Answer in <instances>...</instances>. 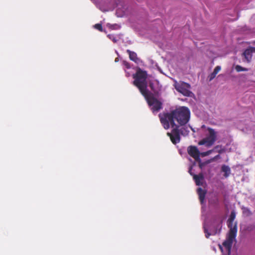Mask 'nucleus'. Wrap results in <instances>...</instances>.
<instances>
[{"mask_svg": "<svg viewBox=\"0 0 255 255\" xmlns=\"http://www.w3.org/2000/svg\"><path fill=\"white\" fill-rule=\"evenodd\" d=\"M220 155L219 154H218L217 155H216L215 156H214V157L213 158H211V160H212V161H215L216 160H217V159H219V158H220Z\"/></svg>", "mask_w": 255, "mask_h": 255, "instance_id": "393cba45", "label": "nucleus"}, {"mask_svg": "<svg viewBox=\"0 0 255 255\" xmlns=\"http://www.w3.org/2000/svg\"><path fill=\"white\" fill-rule=\"evenodd\" d=\"M220 248L221 249V250L222 249V248L221 247H220Z\"/></svg>", "mask_w": 255, "mask_h": 255, "instance_id": "c85d7f7f", "label": "nucleus"}, {"mask_svg": "<svg viewBox=\"0 0 255 255\" xmlns=\"http://www.w3.org/2000/svg\"><path fill=\"white\" fill-rule=\"evenodd\" d=\"M207 130L209 135L200 140L198 144L200 145H205L206 147H209L214 144L217 139L216 132L211 128H208Z\"/></svg>", "mask_w": 255, "mask_h": 255, "instance_id": "20e7f679", "label": "nucleus"}, {"mask_svg": "<svg viewBox=\"0 0 255 255\" xmlns=\"http://www.w3.org/2000/svg\"><path fill=\"white\" fill-rule=\"evenodd\" d=\"M236 218V213L234 211L231 212L230 218L228 221V226L230 230H231L233 228L235 227L236 229V232H237V227L236 224H233L234 220Z\"/></svg>", "mask_w": 255, "mask_h": 255, "instance_id": "9b49d317", "label": "nucleus"}, {"mask_svg": "<svg viewBox=\"0 0 255 255\" xmlns=\"http://www.w3.org/2000/svg\"><path fill=\"white\" fill-rule=\"evenodd\" d=\"M176 90L179 93L185 96H190L192 92L189 90L191 88L190 85L188 83L182 82L176 83L175 85Z\"/></svg>", "mask_w": 255, "mask_h": 255, "instance_id": "423d86ee", "label": "nucleus"}, {"mask_svg": "<svg viewBox=\"0 0 255 255\" xmlns=\"http://www.w3.org/2000/svg\"><path fill=\"white\" fill-rule=\"evenodd\" d=\"M243 213L246 214L247 216H250L252 214L251 211L248 208H243Z\"/></svg>", "mask_w": 255, "mask_h": 255, "instance_id": "412c9836", "label": "nucleus"}, {"mask_svg": "<svg viewBox=\"0 0 255 255\" xmlns=\"http://www.w3.org/2000/svg\"><path fill=\"white\" fill-rule=\"evenodd\" d=\"M190 112L189 109L185 107H181L169 113H163L159 114L161 123L165 129L170 127L184 126L189 121Z\"/></svg>", "mask_w": 255, "mask_h": 255, "instance_id": "f257e3e1", "label": "nucleus"}, {"mask_svg": "<svg viewBox=\"0 0 255 255\" xmlns=\"http://www.w3.org/2000/svg\"><path fill=\"white\" fill-rule=\"evenodd\" d=\"M197 193L199 196L200 201L201 203L202 204L204 202L205 198L206 191L200 187L197 189Z\"/></svg>", "mask_w": 255, "mask_h": 255, "instance_id": "f8f14e48", "label": "nucleus"}, {"mask_svg": "<svg viewBox=\"0 0 255 255\" xmlns=\"http://www.w3.org/2000/svg\"><path fill=\"white\" fill-rule=\"evenodd\" d=\"M212 162H213V161H212V160H211V159L205 161V163H206V164H208Z\"/></svg>", "mask_w": 255, "mask_h": 255, "instance_id": "a878e982", "label": "nucleus"}, {"mask_svg": "<svg viewBox=\"0 0 255 255\" xmlns=\"http://www.w3.org/2000/svg\"><path fill=\"white\" fill-rule=\"evenodd\" d=\"M235 69L238 72H241V71H248V69L247 68H244V67H242L240 65H237L236 66V67H235Z\"/></svg>", "mask_w": 255, "mask_h": 255, "instance_id": "a211bd4d", "label": "nucleus"}, {"mask_svg": "<svg viewBox=\"0 0 255 255\" xmlns=\"http://www.w3.org/2000/svg\"><path fill=\"white\" fill-rule=\"evenodd\" d=\"M255 53V47H250L245 50L243 53L245 60L246 62L249 63L251 61L253 57V53Z\"/></svg>", "mask_w": 255, "mask_h": 255, "instance_id": "9d476101", "label": "nucleus"}, {"mask_svg": "<svg viewBox=\"0 0 255 255\" xmlns=\"http://www.w3.org/2000/svg\"><path fill=\"white\" fill-rule=\"evenodd\" d=\"M192 167H190L189 172L191 175L193 176V179L194 180L196 185L197 186H202L203 184V181L204 179V175L202 173H200L199 174L196 175L191 172Z\"/></svg>", "mask_w": 255, "mask_h": 255, "instance_id": "1a4fd4ad", "label": "nucleus"}, {"mask_svg": "<svg viewBox=\"0 0 255 255\" xmlns=\"http://www.w3.org/2000/svg\"><path fill=\"white\" fill-rule=\"evenodd\" d=\"M108 37L110 39L112 40L114 43H116L118 41V39L117 37L113 34H109L108 35Z\"/></svg>", "mask_w": 255, "mask_h": 255, "instance_id": "aec40b11", "label": "nucleus"}, {"mask_svg": "<svg viewBox=\"0 0 255 255\" xmlns=\"http://www.w3.org/2000/svg\"><path fill=\"white\" fill-rule=\"evenodd\" d=\"M221 68L220 66H217L215 68L214 71L209 76L210 81H212L215 78L216 75L221 70Z\"/></svg>", "mask_w": 255, "mask_h": 255, "instance_id": "2eb2a0df", "label": "nucleus"}, {"mask_svg": "<svg viewBox=\"0 0 255 255\" xmlns=\"http://www.w3.org/2000/svg\"><path fill=\"white\" fill-rule=\"evenodd\" d=\"M218 147H219V146L217 145L214 147V149H211V150H208L205 152H201L200 153V155H201L202 157H205V156H208V155H210L211 153H212L214 151V149L218 148Z\"/></svg>", "mask_w": 255, "mask_h": 255, "instance_id": "dca6fc26", "label": "nucleus"}, {"mask_svg": "<svg viewBox=\"0 0 255 255\" xmlns=\"http://www.w3.org/2000/svg\"><path fill=\"white\" fill-rule=\"evenodd\" d=\"M127 52L128 54L129 58L130 60L135 63H137L139 59L137 58V54L135 52L131 51L128 49L127 50Z\"/></svg>", "mask_w": 255, "mask_h": 255, "instance_id": "ddd939ff", "label": "nucleus"}, {"mask_svg": "<svg viewBox=\"0 0 255 255\" xmlns=\"http://www.w3.org/2000/svg\"><path fill=\"white\" fill-rule=\"evenodd\" d=\"M222 151H223L222 150H220L218 152H219V153H222Z\"/></svg>", "mask_w": 255, "mask_h": 255, "instance_id": "bb28decb", "label": "nucleus"}, {"mask_svg": "<svg viewBox=\"0 0 255 255\" xmlns=\"http://www.w3.org/2000/svg\"><path fill=\"white\" fill-rule=\"evenodd\" d=\"M204 231L205 234V237L207 238H209V237L212 235L210 233H209L208 230L206 229L205 226H204Z\"/></svg>", "mask_w": 255, "mask_h": 255, "instance_id": "4be33fe9", "label": "nucleus"}, {"mask_svg": "<svg viewBox=\"0 0 255 255\" xmlns=\"http://www.w3.org/2000/svg\"><path fill=\"white\" fill-rule=\"evenodd\" d=\"M221 171L222 172H224V176L226 178L228 177L231 173L230 168L228 165L225 164L222 166Z\"/></svg>", "mask_w": 255, "mask_h": 255, "instance_id": "4468645a", "label": "nucleus"}, {"mask_svg": "<svg viewBox=\"0 0 255 255\" xmlns=\"http://www.w3.org/2000/svg\"><path fill=\"white\" fill-rule=\"evenodd\" d=\"M237 232L235 227L230 230L227 239L223 243V246L225 248L228 255L231 254L233 241L236 237Z\"/></svg>", "mask_w": 255, "mask_h": 255, "instance_id": "39448f33", "label": "nucleus"}, {"mask_svg": "<svg viewBox=\"0 0 255 255\" xmlns=\"http://www.w3.org/2000/svg\"><path fill=\"white\" fill-rule=\"evenodd\" d=\"M146 99L148 105L151 107L153 112H158L162 109V103L149 92L146 93V95H143Z\"/></svg>", "mask_w": 255, "mask_h": 255, "instance_id": "7ed1b4c3", "label": "nucleus"}, {"mask_svg": "<svg viewBox=\"0 0 255 255\" xmlns=\"http://www.w3.org/2000/svg\"><path fill=\"white\" fill-rule=\"evenodd\" d=\"M197 161L199 162V167L201 169H203V167L206 165V163L205 162H202L201 159L196 160Z\"/></svg>", "mask_w": 255, "mask_h": 255, "instance_id": "5701e85b", "label": "nucleus"}, {"mask_svg": "<svg viewBox=\"0 0 255 255\" xmlns=\"http://www.w3.org/2000/svg\"><path fill=\"white\" fill-rule=\"evenodd\" d=\"M171 128H172L171 132H167V135L170 137L171 142L173 144H176V143H179L180 141L179 126H175Z\"/></svg>", "mask_w": 255, "mask_h": 255, "instance_id": "0eeeda50", "label": "nucleus"}, {"mask_svg": "<svg viewBox=\"0 0 255 255\" xmlns=\"http://www.w3.org/2000/svg\"><path fill=\"white\" fill-rule=\"evenodd\" d=\"M188 154L195 160H200V152L196 146L190 145L187 148Z\"/></svg>", "mask_w": 255, "mask_h": 255, "instance_id": "6e6552de", "label": "nucleus"}, {"mask_svg": "<svg viewBox=\"0 0 255 255\" xmlns=\"http://www.w3.org/2000/svg\"><path fill=\"white\" fill-rule=\"evenodd\" d=\"M132 77L134 79L133 84L138 89L142 95H146V93L149 92L147 89V72L140 68H137L136 73L133 74Z\"/></svg>", "mask_w": 255, "mask_h": 255, "instance_id": "f03ea898", "label": "nucleus"}, {"mask_svg": "<svg viewBox=\"0 0 255 255\" xmlns=\"http://www.w3.org/2000/svg\"><path fill=\"white\" fill-rule=\"evenodd\" d=\"M217 233V231L215 232L213 235H215Z\"/></svg>", "mask_w": 255, "mask_h": 255, "instance_id": "cd10ccee", "label": "nucleus"}, {"mask_svg": "<svg viewBox=\"0 0 255 255\" xmlns=\"http://www.w3.org/2000/svg\"><path fill=\"white\" fill-rule=\"evenodd\" d=\"M123 65L127 68V69H130V64L128 62L126 61H124L123 62Z\"/></svg>", "mask_w": 255, "mask_h": 255, "instance_id": "b1692460", "label": "nucleus"}, {"mask_svg": "<svg viewBox=\"0 0 255 255\" xmlns=\"http://www.w3.org/2000/svg\"><path fill=\"white\" fill-rule=\"evenodd\" d=\"M94 27L96 29L98 30L99 31L102 32L103 30V27L101 24L100 23H97L94 25Z\"/></svg>", "mask_w": 255, "mask_h": 255, "instance_id": "6ab92c4d", "label": "nucleus"}, {"mask_svg": "<svg viewBox=\"0 0 255 255\" xmlns=\"http://www.w3.org/2000/svg\"><path fill=\"white\" fill-rule=\"evenodd\" d=\"M149 86L151 89V91L153 92L154 93H156L158 92L157 89L154 87V83L150 81L149 82Z\"/></svg>", "mask_w": 255, "mask_h": 255, "instance_id": "f3484780", "label": "nucleus"}]
</instances>
